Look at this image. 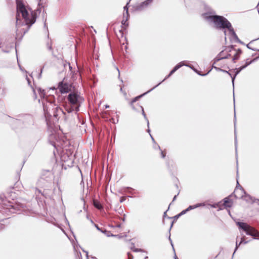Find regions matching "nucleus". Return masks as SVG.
<instances>
[{"mask_svg":"<svg viewBox=\"0 0 259 259\" xmlns=\"http://www.w3.org/2000/svg\"><path fill=\"white\" fill-rule=\"evenodd\" d=\"M5 228V225L3 224L0 223V230H2Z\"/></svg>","mask_w":259,"mask_h":259,"instance_id":"nucleus-45","label":"nucleus"},{"mask_svg":"<svg viewBox=\"0 0 259 259\" xmlns=\"http://www.w3.org/2000/svg\"><path fill=\"white\" fill-rule=\"evenodd\" d=\"M236 187H237L238 188H240L241 187H242L239 184V183L237 182V186Z\"/></svg>","mask_w":259,"mask_h":259,"instance_id":"nucleus-58","label":"nucleus"},{"mask_svg":"<svg viewBox=\"0 0 259 259\" xmlns=\"http://www.w3.org/2000/svg\"><path fill=\"white\" fill-rule=\"evenodd\" d=\"M180 217H181V215H180V214L179 213V214H178L176 215L174 217V218L175 220H176L178 219Z\"/></svg>","mask_w":259,"mask_h":259,"instance_id":"nucleus-47","label":"nucleus"},{"mask_svg":"<svg viewBox=\"0 0 259 259\" xmlns=\"http://www.w3.org/2000/svg\"><path fill=\"white\" fill-rule=\"evenodd\" d=\"M105 108H106V109H107V108H109V105H105Z\"/></svg>","mask_w":259,"mask_h":259,"instance_id":"nucleus-63","label":"nucleus"},{"mask_svg":"<svg viewBox=\"0 0 259 259\" xmlns=\"http://www.w3.org/2000/svg\"><path fill=\"white\" fill-rule=\"evenodd\" d=\"M166 211H167V210L164 212V214H163V218L166 217Z\"/></svg>","mask_w":259,"mask_h":259,"instance_id":"nucleus-60","label":"nucleus"},{"mask_svg":"<svg viewBox=\"0 0 259 259\" xmlns=\"http://www.w3.org/2000/svg\"><path fill=\"white\" fill-rule=\"evenodd\" d=\"M187 212H188V209H186L182 211L179 214L181 216H182V215L185 214Z\"/></svg>","mask_w":259,"mask_h":259,"instance_id":"nucleus-39","label":"nucleus"},{"mask_svg":"<svg viewBox=\"0 0 259 259\" xmlns=\"http://www.w3.org/2000/svg\"><path fill=\"white\" fill-rule=\"evenodd\" d=\"M205 205V203H197L195 205H190L187 208V209H188V211L192 210V209H195V208H196L198 207H200V206H204Z\"/></svg>","mask_w":259,"mask_h":259,"instance_id":"nucleus-18","label":"nucleus"},{"mask_svg":"<svg viewBox=\"0 0 259 259\" xmlns=\"http://www.w3.org/2000/svg\"><path fill=\"white\" fill-rule=\"evenodd\" d=\"M147 131L148 133H149V134H150V129L149 128L147 130Z\"/></svg>","mask_w":259,"mask_h":259,"instance_id":"nucleus-64","label":"nucleus"},{"mask_svg":"<svg viewBox=\"0 0 259 259\" xmlns=\"http://www.w3.org/2000/svg\"><path fill=\"white\" fill-rule=\"evenodd\" d=\"M183 66H187V67H189L190 68H191L192 69L193 68L191 66H190L189 65L185 64L184 61H182V62H180L179 63L177 64L174 67V68L172 70L175 72L177 70H178L179 68H180L181 67H182Z\"/></svg>","mask_w":259,"mask_h":259,"instance_id":"nucleus-16","label":"nucleus"},{"mask_svg":"<svg viewBox=\"0 0 259 259\" xmlns=\"http://www.w3.org/2000/svg\"><path fill=\"white\" fill-rule=\"evenodd\" d=\"M183 66H187V67H189L190 68H191L192 69L193 68L191 66H190L189 65L185 64L184 61H182V62H180L179 63L177 64L174 67V68L172 70L175 72L177 70H178L179 68H180L181 67H182Z\"/></svg>","mask_w":259,"mask_h":259,"instance_id":"nucleus-15","label":"nucleus"},{"mask_svg":"<svg viewBox=\"0 0 259 259\" xmlns=\"http://www.w3.org/2000/svg\"><path fill=\"white\" fill-rule=\"evenodd\" d=\"M67 99L71 105L75 106H79L80 103L83 100V99L81 96L75 93H70L68 95Z\"/></svg>","mask_w":259,"mask_h":259,"instance_id":"nucleus-5","label":"nucleus"},{"mask_svg":"<svg viewBox=\"0 0 259 259\" xmlns=\"http://www.w3.org/2000/svg\"><path fill=\"white\" fill-rule=\"evenodd\" d=\"M237 42L241 44L244 45V43L240 39H239V41H237Z\"/></svg>","mask_w":259,"mask_h":259,"instance_id":"nucleus-56","label":"nucleus"},{"mask_svg":"<svg viewBox=\"0 0 259 259\" xmlns=\"http://www.w3.org/2000/svg\"><path fill=\"white\" fill-rule=\"evenodd\" d=\"M226 29H228L229 31V33L230 34V35H231L233 37V36H234L235 35H236V33L234 31V29L232 27V25H231V23H230V27H227Z\"/></svg>","mask_w":259,"mask_h":259,"instance_id":"nucleus-25","label":"nucleus"},{"mask_svg":"<svg viewBox=\"0 0 259 259\" xmlns=\"http://www.w3.org/2000/svg\"><path fill=\"white\" fill-rule=\"evenodd\" d=\"M102 232L103 233L105 234L107 237H110V236L115 237V236H118V235H113L110 232L107 231L106 230H105L104 231H102Z\"/></svg>","mask_w":259,"mask_h":259,"instance_id":"nucleus-27","label":"nucleus"},{"mask_svg":"<svg viewBox=\"0 0 259 259\" xmlns=\"http://www.w3.org/2000/svg\"><path fill=\"white\" fill-rule=\"evenodd\" d=\"M224 205L225 206L228 207H230L231 206L230 200L228 198H226L224 199Z\"/></svg>","mask_w":259,"mask_h":259,"instance_id":"nucleus-26","label":"nucleus"},{"mask_svg":"<svg viewBox=\"0 0 259 259\" xmlns=\"http://www.w3.org/2000/svg\"><path fill=\"white\" fill-rule=\"evenodd\" d=\"M26 117L29 121H30L31 123H32V117L31 115H26Z\"/></svg>","mask_w":259,"mask_h":259,"instance_id":"nucleus-36","label":"nucleus"},{"mask_svg":"<svg viewBox=\"0 0 259 259\" xmlns=\"http://www.w3.org/2000/svg\"><path fill=\"white\" fill-rule=\"evenodd\" d=\"M259 39V37H258L257 38H256V39H253V40H251V41L249 44H248L246 45L247 48L248 49H250V50H252V51H257V49H253V48H251L249 46V45H250V44L252 42H253V41H254V40H257V39Z\"/></svg>","mask_w":259,"mask_h":259,"instance_id":"nucleus-33","label":"nucleus"},{"mask_svg":"<svg viewBox=\"0 0 259 259\" xmlns=\"http://www.w3.org/2000/svg\"><path fill=\"white\" fill-rule=\"evenodd\" d=\"M205 18L208 21L213 22L214 27L218 29H225L224 34L226 35L225 29L227 27H230V22L224 17L219 15H207Z\"/></svg>","mask_w":259,"mask_h":259,"instance_id":"nucleus-3","label":"nucleus"},{"mask_svg":"<svg viewBox=\"0 0 259 259\" xmlns=\"http://www.w3.org/2000/svg\"><path fill=\"white\" fill-rule=\"evenodd\" d=\"M42 69H43V68H41V69H40V72L39 74L38 75V78H40L41 77V74H42Z\"/></svg>","mask_w":259,"mask_h":259,"instance_id":"nucleus-44","label":"nucleus"},{"mask_svg":"<svg viewBox=\"0 0 259 259\" xmlns=\"http://www.w3.org/2000/svg\"><path fill=\"white\" fill-rule=\"evenodd\" d=\"M3 51L5 53H8L9 52V51H8V50H3Z\"/></svg>","mask_w":259,"mask_h":259,"instance_id":"nucleus-61","label":"nucleus"},{"mask_svg":"<svg viewBox=\"0 0 259 259\" xmlns=\"http://www.w3.org/2000/svg\"><path fill=\"white\" fill-rule=\"evenodd\" d=\"M160 84V83H158L157 85H156L155 86H154L153 88H152L151 89H150V90H149L148 91H147V92H146L145 93L140 95V96H137L136 97H135L134 99H133L132 100V101H131V104L132 105L134 102H136L140 98H141V97H142L143 96H144V95L150 92L151 91H152L153 90H154V89H155L157 87H158L159 85Z\"/></svg>","mask_w":259,"mask_h":259,"instance_id":"nucleus-12","label":"nucleus"},{"mask_svg":"<svg viewBox=\"0 0 259 259\" xmlns=\"http://www.w3.org/2000/svg\"><path fill=\"white\" fill-rule=\"evenodd\" d=\"M47 48L48 49L50 50V51H51L52 50V44H50L49 42H48L47 44Z\"/></svg>","mask_w":259,"mask_h":259,"instance_id":"nucleus-38","label":"nucleus"},{"mask_svg":"<svg viewBox=\"0 0 259 259\" xmlns=\"http://www.w3.org/2000/svg\"><path fill=\"white\" fill-rule=\"evenodd\" d=\"M129 17H127V15H126V18L125 19H123L121 21V24L122 25L124 26L125 27H127L128 26V23H127V21Z\"/></svg>","mask_w":259,"mask_h":259,"instance_id":"nucleus-32","label":"nucleus"},{"mask_svg":"<svg viewBox=\"0 0 259 259\" xmlns=\"http://www.w3.org/2000/svg\"><path fill=\"white\" fill-rule=\"evenodd\" d=\"M226 29H228L229 31V33L230 34V35H231L233 37V36H234L235 35H236V33L234 31V29L232 27V25H231V23H230V27H227Z\"/></svg>","mask_w":259,"mask_h":259,"instance_id":"nucleus-24","label":"nucleus"},{"mask_svg":"<svg viewBox=\"0 0 259 259\" xmlns=\"http://www.w3.org/2000/svg\"><path fill=\"white\" fill-rule=\"evenodd\" d=\"M58 88L61 94L67 93L70 90L69 84L64 82V81H62L59 83Z\"/></svg>","mask_w":259,"mask_h":259,"instance_id":"nucleus-7","label":"nucleus"},{"mask_svg":"<svg viewBox=\"0 0 259 259\" xmlns=\"http://www.w3.org/2000/svg\"><path fill=\"white\" fill-rule=\"evenodd\" d=\"M183 66H187V67H189L190 68H191L192 69L193 68L191 66H190L189 65L185 64L184 61H182V62H180L179 63L177 64L174 67V68L172 70L175 72L177 70H178L179 68H180L181 67H182Z\"/></svg>","mask_w":259,"mask_h":259,"instance_id":"nucleus-14","label":"nucleus"},{"mask_svg":"<svg viewBox=\"0 0 259 259\" xmlns=\"http://www.w3.org/2000/svg\"><path fill=\"white\" fill-rule=\"evenodd\" d=\"M218 206V204L217 203L211 205V207H212L213 208H216Z\"/></svg>","mask_w":259,"mask_h":259,"instance_id":"nucleus-50","label":"nucleus"},{"mask_svg":"<svg viewBox=\"0 0 259 259\" xmlns=\"http://www.w3.org/2000/svg\"><path fill=\"white\" fill-rule=\"evenodd\" d=\"M37 193L41 194L42 195H44V194L42 193L41 190L36 188L35 190V194H37Z\"/></svg>","mask_w":259,"mask_h":259,"instance_id":"nucleus-37","label":"nucleus"},{"mask_svg":"<svg viewBox=\"0 0 259 259\" xmlns=\"http://www.w3.org/2000/svg\"><path fill=\"white\" fill-rule=\"evenodd\" d=\"M234 49V46H231L229 47H226L225 50L221 51L217 57L220 58L223 56H225L226 55V53L231 52L232 50Z\"/></svg>","mask_w":259,"mask_h":259,"instance_id":"nucleus-9","label":"nucleus"},{"mask_svg":"<svg viewBox=\"0 0 259 259\" xmlns=\"http://www.w3.org/2000/svg\"><path fill=\"white\" fill-rule=\"evenodd\" d=\"M229 53V52L226 53V55L225 56H223V57H221L220 58H219L218 57H217L214 59V63H215L216 62H218L220 60H222V59H225L229 58L231 56V54Z\"/></svg>","mask_w":259,"mask_h":259,"instance_id":"nucleus-19","label":"nucleus"},{"mask_svg":"<svg viewBox=\"0 0 259 259\" xmlns=\"http://www.w3.org/2000/svg\"><path fill=\"white\" fill-rule=\"evenodd\" d=\"M183 66H187V67H189L190 68H191L192 69L193 68L191 66H190L189 65L185 64L184 61H182V62H180L179 63L177 64L174 67V68L172 70L175 72L177 70H178L179 68H180L181 67H182Z\"/></svg>","mask_w":259,"mask_h":259,"instance_id":"nucleus-13","label":"nucleus"},{"mask_svg":"<svg viewBox=\"0 0 259 259\" xmlns=\"http://www.w3.org/2000/svg\"><path fill=\"white\" fill-rule=\"evenodd\" d=\"M51 178L49 176L44 177L41 176L38 180L37 182V186L38 187L43 188V187H48L49 185L51 184L50 183Z\"/></svg>","mask_w":259,"mask_h":259,"instance_id":"nucleus-6","label":"nucleus"},{"mask_svg":"<svg viewBox=\"0 0 259 259\" xmlns=\"http://www.w3.org/2000/svg\"><path fill=\"white\" fill-rule=\"evenodd\" d=\"M168 239H169V240L170 241V243H171V245H172V246L173 247V249H174V246H173V244H172V240H171L170 236H169V238Z\"/></svg>","mask_w":259,"mask_h":259,"instance_id":"nucleus-54","label":"nucleus"},{"mask_svg":"<svg viewBox=\"0 0 259 259\" xmlns=\"http://www.w3.org/2000/svg\"><path fill=\"white\" fill-rule=\"evenodd\" d=\"M65 110L69 113H71L74 110L78 111L79 110V106H75L74 105H71L70 107L66 106L65 107Z\"/></svg>","mask_w":259,"mask_h":259,"instance_id":"nucleus-17","label":"nucleus"},{"mask_svg":"<svg viewBox=\"0 0 259 259\" xmlns=\"http://www.w3.org/2000/svg\"><path fill=\"white\" fill-rule=\"evenodd\" d=\"M141 109H142V115H143L145 119L147 121V126L148 127H149V120L146 116V115L144 112V108L143 107H141Z\"/></svg>","mask_w":259,"mask_h":259,"instance_id":"nucleus-31","label":"nucleus"},{"mask_svg":"<svg viewBox=\"0 0 259 259\" xmlns=\"http://www.w3.org/2000/svg\"><path fill=\"white\" fill-rule=\"evenodd\" d=\"M161 157L164 158L165 157V153H164L162 151H161Z\"/></svg>","mask_w":259,"mask_h":259,"instance_id":"nucleus-48","label":"nucleus"},{"mask_svg":"<svg viewBox=\"0 0 259 259\" xmlns=\"http://www.w3.org/2000/svg\"><path fill=\"white\" fill-rule=\"evenodd\" d=\"M234 117H235V120H234V126L236 125V115L235 112L234 113ZM235 150H236V159L237 160V138L236 136V131L235 130Z\"/></svg>","mask_w":259,"mask_h":259,"instance_id":"nucleus-22","label":"nucleus"},{"mask_svg":"<svg viewBox=\"0 0 259 259\" xmlns=\"http://www.w3.org/2000/svg\"><path fill=\"white\" fill-rule=\"evenodd\" d=\"M16 1L17 5L16 25H19L20 22V13H21L25 24L29 27L31 26L35 22L36 14L32 12L30 16L23 3V0H16Z\"/></svg>","mask_w":259,"mask_h":259,"instance_id":"nucleus-2","label":"nucleus"},{"mask_svg":"<svg viewBox=\"0 0 259 259\" xmlns=\"http://www.w3.org/2000/svg\"><path fill=\"white\" fill-rule=\"evenodd\" d=\"M235 51V53L234 54L233 58H232V61L233 62L235 63L237 60H238L240 56L242 53V50L240 49H238V50H235L234 48L232 50Z\"/></svg>","mask_w":259,"mask_h":259,"instance_id":"nucleus-10","label":"nucleus"},{"mask_svg":"<svg viewBox=\"0 0 259 259\" xmlns=\"http://www.w3.org/2000/svg\"><path fill=\"white\" fill-rule=\"evenodd\" d=\"M179 193H178L177 195H176L174 198H173V200H172V201H174L176 199V198L177 197V196L179 195Z\"/></svg>","mask_w":259,"mask_h":259,"instance_id":"nucleus-53","label":"nucleus"},{"mask_svg":"<svg viewBox=\"0 0 259 259\" xmlns=\"http://www.w3.org/2000/svg\"><path fill=\"white\" fill-rule=\"evenodd\" d=\"M246 67H245V66H244V65L241 66V67L238 68H235L234 69V71H235V74L232 77V83H233V85H234V80H235V77L236 76L240 73V72L243 69H245Z\"/></svg>","mask_w":259,"mask_h":259,"instance_id":"nucleus-11","label":"nucleus"},{"mask_svg":"<svg viewBox=\"0 0 259 259\" xmlns=\"http://www.w3.org/2000/svg\"><path fill=\"white\" fill-rule=\"evenodd\" d=\"M154 148H155V149L157 148L158 149L160 150V146H159V145H156V146H155V147H154Z\"/></svg>","mask_w":259,"mask_h":259,"instance_id":"nucleus-57","label":"nucleus"},{"mask_svg":"<svg viewBox=\"0 0 259 259\" xmlns=\"http://www.w3.org/2000/svg\"><path fill=\"white\" fill-rule=\"evenodd\" d=\"M120 91L123 94V95L124 96H126V93L125 91H123V89H122V88L121 87L120 88Z\"/></svg>","mask_w":259,"mask_h":259,"instance_id":"nucleus-41","label":"nucleus"},{"mask_svg":"<svg viewBox=\"0 0 259 259\" xmlns=\"http://www.w3.org/2000/svg\"><path fill=\"white\" fill-rule=\"evenodd\" d=\"M126 199V198L125 197H121L119 200V201L120 203H122L124 202Z\"/></svg>","mask_w":259,"mask_h":259,"instance_id":"nucleus-42","label":"nucleus"},{"mask_svg":"<svg viewBox=\"0 0 259 259\" xmlns=\"http://www.w3.org/2000/svg\"><path fill=\"white\" fill-rule=\"evenodd\" d=\"M233 37L235 39L236 41L237 42V41H239V38L238 37L237 34L235 35L234 36H233Z\"/></svg>","mask_w":259,"mask_h":259,"instance_id":"nucleus-46","label":"nucleus"},{"mask_svg":"<svg viewBox=\"0 0 259 259\" xmlns=\"http://www.w3.org/2000/svg\"><path fill=\"white\" fill-rule=\"evenodd\" d=\"M37 90L42 101L43 109L46 114H49L51 115L50 111L52 110L53 115L56 118H57L60 113L65 114L61 108L58 107H55L56 105L54 104L55 98L53 96L46 97V93L44 90L38 88L37 89Z\"/></svg>","mask_w":259,"mask_h":259,"instance_id":"nucleus-1","label":"nucleus"},{"mask_svg":"<svg viewBox=\"0 0 259 259\" xmlns=\"http://www.w3.org/2000/svg\"><path fill=\"white\" fill-rule=\"evenodd\" d=\"M95 226H96V228H97L98 230L101 231L102 232V231H103L101 229H100V228L98 227V225H95Z\"/></svg>","mask_w":259,"mask_h":259,"instance_id":"nucleus-51","label":"nucleus"},{"mask_svg":"<svg viewBox=\"0 0 259 259\" xmlns=\"http://www.w3.org/2000/svg\"><path fill=\"white\" fill-rule=\"evenodd\" d=\"M237 225L240 229L244 231L247 235L256 238L259 236V232L254 228L248 225L247 224L243 222H237Z\"/></svg>","mask_w":259,"mask_h":259,"instance_id":"nucleus-4","label":"nucleus"},{"mask_svg":"<svg viewBox=\"0 0 259 259\" xmlns=\"http://www.w3.org/2000/svg\"><path fill=\"white\" fill-rule=\"evenodd\" d=\"M221 71L228 73L231 76V78H232V77L233 76L232 75V74L229 71H227L223 70V71Z\"/></svg>","mask_w":259,"mask_h":259,"instance_id":"nucleus-43","label":"nucleus"},{"mask_svg":"<svg viewBox=\"0 0 259 259\" xmlns=\"http://www.w3.org/2000/svg\"><path fill=\"white\" fill-rule=\"evenodd\" d=\"M131 190H134V189L132 188L129 187H125L123 188V191L124 192H127V193H130L131 194H133V193Z\"/></svg>","mask_w":259,"mask_h":259,"instance_id":"nucleus-30","label":"nucleus"},{"mask_svg":"<svg viewBox=\"0 0 259 259\" xmlns=\"http://www.w3.org/2000/svg\"><path fill=\"white\" fill-rule=\"evenodd\" d=\"M130 1L127 3L126 5L123 7L124 11H126V15H127V17H130V15L128 12V5L129 4Z\"/></svg>","mask_w":259,"mask_h":259,"instance_id":"nucleus-35","label":"nucleus"},{"mask_svg":"<svg viewBox=\"0 0 259 259\" xmlns=\"http://www.w3.org/2000/svg\"><path fill=\"white\" fill-rule=\"evenodd\" d=\"M233 195L236 198L240 199L243 198L244 195H246V193L242 187L238 188L237 187H236Z\"/></svg>","mask_w":259,"mask_h":259,"instance_id":"nucleus-8","label":"nucleus"},{"mask_svg":"<svg viewBox=\"0 0 259 259\" xmlns=\"http://www.w3.org/2000/svg\"><path fill=\"white\" fill-rule=\"evenodd\" d=\"M174 73H175V72H174L172 70H171L170 71L169 73V74H168V75H167V76H166L164 78V79H163L162 81L160 82L159 83H160V84H161V82H163V81H164L165 80H166V79H167L168 78H169V77H170V76L172 74H174Z\"/></svg>","mask_w":259,"mask_h":259,"instance_id":"nucleus-34","label":"nucleus"},{"mask_svg":"<svg viewBox=\"0 0 259 259\" xmlns=\"http://www.w3.org/2000/svg\"><path fill=\"white\" fill-rule=\"evenodd\" d=\"M68 65H69V69L71 71L72 70V67L70 65V63L68 64Z\"/></svg>","mask_w":259,"mask_h":259,"instance_id":"nucleus-59","label":"nucleus"},{"mask_svg":"<svg viewBox=\"0 0 259 259\" xmlns=\"http://www.w3.org/2000/svg\"><path fill=\"white\" fill-rule=\"evenodd\" d=\"M243 242V238H241V241L238 243L237 242H236V247L235 248V250H234V252L233 254V256H234V253L235 252H236V251L237 250L238 248L239 247V246L241 244H242Z\"/></svg>","mask_w":259,"mask_h":259,"instance_id":"nucleus-28","label":"nucleus"},{"mask_svg":"<svg viewBox=\"0 0 259 259\" xmlns=\"http://www.w3.org/2000/svg\"><path fill=\"white\" fill-rule=\"evenodd\" d=\"M127 256L128 259H133L134 258L133 255L130 252L127 253Z\"/></svg>","mask_w":259,"mask_h":259,"instance_id":"nucleus-40","label":"nucleus"},{"mask_svg":"<svg viewBox=\"0 0 259 259\" xmlns=\"http://www.w3.org/2000/svg\"><path fill=\"white\" fill-rule=\"evenodd\" d=\"M93 205L95 207L99 210H102L103 208L102 205L99 201L96 200L93 201Z\"/></svg>","mask_w":259,"mask_h":259,"instance_id":"nucleus-21","label":"nucleus"},{"mask_svg":"<svg viewBox=\"0 0 259 259\" xmlns=\"http://www.w3.org/2000/svg\"><path fill=\"white\" fill-rule=\"evenodd\" d=\"M258 57H256L255 58H254L253 60H250L249 61H248V59L246 60V62H245V64L244 65L245 66V67H247L249 65L251 64L252 62L257 60Z\"/></svg>","mask_w":259,"mask_h":259,"instance_id":"nucleus-29","label":"nucleus"},{"mask_svg":"<svg viewBox=\"0 0 259 259\" xmlns=\"http://www.w3.org/2000/svg\"><path fill=\"white\" fill-rule=\"evenodd\" d=\"M131 249H132L134 252H147L145 250H144V249H143L135 248V247H134V246H133V247H131Z\"/></svg>","mask_w":259,"mask_h":259,"instance_id":"nucleus-23","label":"nucleus"},{"mask_svg":"<svg viewBox=\"0 0 259 259\" xmlns=\"http://www.w3.org/2000/svg\"><path fill=\"white\" fill-rule=\"evenodd\" d=\"M150 137H151V138L152 139V140L153 142L155 143V141L154 138H153V137L152 136V135L150 134Z\"/></svg>","mask_w":259,"mask_h":259,"instance_id":"nucleus-55","label":"nucleus"},{"mask_svg":"<svg viewBox=\"0 0 259 259\" xmlns=\"http://www.w3.org/2000/svg\"><path fill=\"white\" fill-rule=\"evenodd\" d=\"M151 0H146L144 2L142 3L141 5L139 6V9L142 10L147 7L151 3Z\"/></svg>","mask_w":259,"mask_h":259,"instance_id":"nucleus-20","label":"nucleus"},{"mask_svg":"<svg viewBox=\"0 0 259 259\" xmlns=\"http://www.w3.org/2000/svg\"><path fill=\"white\" fill-rule=\"evenodd\" d=\"M242 238H243V244H246V243H247L249 242V241H246L244 239V237H243Z\"/></svg>","mask_w":259,"mask_h":259,"instance_id":"nucleus-52","label":"nucleus"},{"mask_svg":"<svg viewBox=\"0 0 259 259\" xmlns=\"http://www.w3.org/2000/svg\"><path fill=\"white\" fill-rule=\"evenodd\" d=\"M85 252H86L87 257L88 259H89L88 252L87 251H85Z\"/></svg>","mask_w":259,"mask_h":259,"instance_id":"nucleus-62","label":"nucleus"},{"mask_svg":"<svg viewBox=\"0 0 259 259\" xmlns=\"http://www.w3.org/2000/svg\"><path fill=\"white\" fill-rule=\"evenodd\" d=\"M213 68L217 71H223V69L220 68H219V67H213Z\"/></svg>","mask_w":259,"mask_h":259,"instance_id":"nucleus-49","label":"nucleus"}]
</instances>
